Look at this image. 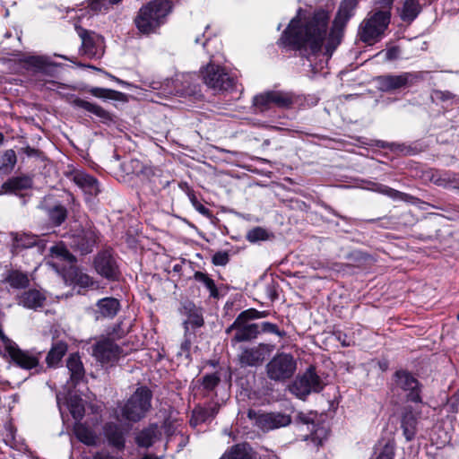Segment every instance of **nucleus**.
I'll return each mask as SVG.
<instances>
[{
  "label": "nucleus",
  "mask_w": 459,
  "mask_h": 459,
  "mask_svg": "<svg viewBox=\"0 0 459 459\" xmlns=\"http://www.w3.org/2000/svg\"><path fill=\"white\" fill-rule=\"evenodd\" d=\"M359 0H342L333 20L330 32L327 33L329 15L325 11H317L313 15L301 17L300 13L293 18L281 41L303 54L316 55L325 48L327 59L341 43L343 30L349 20L354 15Z\"/></svg>",
  "instance_id": "f257e3e1"
},
{
  "label": "nucleus",
  "mask_w": 459,
  "mask_h": 459,
  "mask_svg": "<svg viewBox=\"0 0 459 459\" xmlns=\"http://www.w3.org/2000/svg\"><path fill=\"white\" fill-rule=\"evenodd\" d=\"M171 10L169 0H154L141 8L135 23L143 33L153 32L164 22L165 17Z\"/></svg>",
  "instance_id": "f03ea898"
},
{
  "label": "nucleus",
  "mask_w": 459,
  "mask_h": 459,
  "mask_svg": "<svg viewBox=\"0 0 459 459\" xmlns=\"http://www.w3.org/2000/svg\"><path fill=\"white\" fill-rule=\"evenodd\" d=\"M390 11L382 8L369 13L359 27L360 40L368 45L380 40L390 23Z\"/></svg>",
  "instance_id": "7ed1b4c3"
},
{
  "label": "nucleus",
  "mask_w": 459,
  "mask_h": 459,
  "mask_svg": "<svg viewBox=\"0 0 459 459\" xmlns=\"http://www.w3.org/2000/svg\"><path fill=\"white\" fill-rule=\"evenodd\" d=\"M262 316L263 313L255 309H249L240 313L233 324L226 330L227 333L234 332L231 338L232 344L249 342L256 338L260 333V326L258 324L249 323L248 320L261 318Z\"/></svg>",
  "instance_id": "20e7f679"
},
{
  "label": "nucleus",
  "mask_w": 459,
  "mask_h": 459,
  "mask_svg": "<svg viewBox=\"0 0 459 459\" xmlns=\"http://www.w3.org/2000/svg\"><path fill=\"white\" fill-rule=\"evenodd\" d=\"M152 393L141 386L135 390L127 402L121 408V416L124 420L137 422L145 417L152 407Z\"/></svg>",
  "instance_id": "39448f33"
},
{
  "label": "nucleus",
  "mask_w": 459,
  "mask_h": 459,
  "mask_svg": "<svg viewBox=\"0 0 459 459\" xmlns=\"http://www.w3.org/2000/svg\"><path fill=\"white\" fill-rule=\"evenodd\" d=\"M297 368L293 356L288 353L275 355L266 365L267 376L270 379L283 382L290 378Z\"/></svg>",
  "instance_id": "423d86ee"
},
{
  "label": "nucleus",
  "mask_w": 459,
  "mask_h": 459,
  "mask_svg": "<svg viewBox=\"0 0 459 459\" xmlns=\"http://www.w3.org/2000/svg\"><path fill=\"white\" fill-rule=\"evenodd\" d=\"M0 337L3 342V351L4 357L10 358L17 366L24 369H31L39 364V358L30 354L29 351L21 350L18 345L8 339L0 329Z\"/></svg>",
  "instance_id": "0eeeda50"
},
{
  "label": "nucleus",
  "mask_w": 459,
  "mask_h": 459,
  "mask_svg": "<svg viewBox=\"0 0 459 459\" xmlns=\"http://www.w3.org/2000/svg\"><path fill=\"white\" fill-rule=\"evenodd\" d=\"M292 104L290 94L281 91H266L258 94L253 99V107L255 113H264L274 107L288 108Z\"/></svg>",
  "instance_id": "6e6552de"
},
{
  "label": "nucleus",
  "mask_w": 459,
  "mask_h": 459,
  "mask_svg": "<svg viewBox=\"0 0 459 459\" xmlns=\"http://www.w3.org/2000/svg\"><path fill=\"white\" fill-rule=\"evenodd\" d=\"M202 74L204 83L216 91H228L234 86V78L212 63L208 64Z\"/></svg>",
  "instance_id": "1a4fd4ad"
},
{
  "label": "nucleus",
  "mask_w": 459,
  "mask_h": 459,
  "mask_svg": "<svg viewBox=\"0 0 459 459\" xmlns=\"http://www.w3.org/2000/svg\"><path fill=\"white\" fill-rule=\"evenodd\" d=\"M323 383L314 368H309L302 376L299 377L291 385L290 391L297 397L304 399L312 392H319Z\"/></svg>",
  "instance_id": "9d476101"
},
{
  "label": "nucleus",
  "mask_w": 459,
  "mask_h": 459,
  "mask_svg": "<svg viewBox=\"0 0 459 459\" xmlns=\"http://www.w3.org/2000/svg\"><path fill=\"white\" fill-rule=\"evenodd\" d=\"M297 422L302 426H306L307 430L310 432L309 438L316 446H319L326 439L328 436V428L325 423L317 420L316 413H299L296 419Z\"/></svg>",
  "instance_id": "9b49d317"
},
{
  "label": "nucleus",
  "mask_w": 459,
  "mask_h": 459,
  "mask_svg": "<svg viewBox=\"0 0 459 459\" xmlns=\"http://www.w3.org/2000/svg\"><path fill=\"white\" fill-rule=\"evenodd\" d=\"M82 39V50L89 57H100L104 53V39L101 36L75 26Z\"/></svg>",
  "instance_id": "f8f14e48"
},
{
  "label": "nucleus",
  "mask_w": 459,
  "mask_h": 459,
  "mask_svg": "<svg viewBox=\"0 0 459 459\" xmlns=\"http://www.w3.org/2000/svg\"><path fill=\"white\" fill-rule=\"evenodd\" d=\"M122 353L121 349L111 340L103 339L94 346L92 355L102 364L117 361Z\"/></svg>",
  "instance_id": "ddd939ff"
},
{
  "label": "nucleus",
  "mask_w": 459,
  "mask_h": 459,
  "mask_svg": "<svg viewBox=\"0 0 459 459\" xmlns=\"http://www.w3.org/2000/svg\"><path fill=\"white\" fill-rule=\"evenodd\" d=\"M417 78L412 73H403L401 74H387L377 78L379 89L383 91H390L410 85Z\"/></svg>",
  "instance_id": "4468645a"
},
{
  "label": "nucleus",
  "mask_w": 459,
  "mask_h": 459,
  "mask_svg": "<svg viewBox=\"0 0 459 459\" xmlns=\"http://www.w3.org/2000/svg\"><path fill=\"white\" fill-rule=\"evenodd\" d=\"M272 351L269 345L260 343L252 348H246L239 355V362L245 367H255L261 364Z\"/></svg>",
  "instance_id": "2eb2a0df"
},
{
  "label": "nucleus",
  "mask_w": 459,
  "mask_h": 459,
  "mask_svg": "<svg viewBox=\"0 0 459 459\" xmlns=\"http://www.w3.org/2000/svg\"><path fill=\"white\" fill-rule=\"evenodd\" d=\"M97 234L92 229L82 230L73 235L71 246L82 254L90 253L96 244Z\"/></svg>",
  "instance_id": "dca6fc26"
},
{
  "label": "nucleus",
  "mask_w": 459,
  "mask_h": 459,
  "mask_svg": "<svg viewBox=\"0 0 459 459\" xmlns=\"http://www.w3.org/2000/svg\"><path fill=\"white\" fill-rule=\"evenodd\" d=\"M51 260L48 262L53 269L56 272L65 270L66 265H72L74 262V257L71 255L63 245H56L50 249Z\"/></svg>",
  "instance_id": "f3484780"
},
{
  "label": "nucleus",
  "mask_w": 459,
  "mask_h": 459,
  "mask_svg": "<svg viewBox=\"0 0 459 459\" xmlns=\"http://www.w3.org/2000/svg\"><path fill=\"white\" fill-rule=\"evenodd\" d=\"M71 179L83 191L85 195L93 196L100 193V186L97 179L84 171H74L71 174Z\"/></svg>",
  "instance_id": "a211bd4d"
},
{
  "label": "nucleus",
  "mask_w": 459,
  "mask_h": 459,
  "mask_svg": "<svg viewBox=\"0 0 459 459\" xmlns=\"http://www.w3.org/2000/svg\"><path fill=\"white\" fill-rule=\"evenodd\" d=\"M396 385L404 391H409L407 395L409 400L414 403L420 402L419 383L411 374L404 371L397 372Z\"/></svg>",
  "instance_id": "6ab92c4d"
},
{
  "label": "nucleus",
  "mask_w": 459,
  "mask_h": 459,
  "mask_svg": "<svg viewBox=\"0 0 459 459\" xmlns=\"http://www.w3.org/2000/svg\"><path fill=\"white\" fill-rule=\"evenodd\" d=\"M103 435L109 446L117 450H123L126 444V433L116 423L108 422L103 427Z\"/></svg>",
  "instance_id": "aec40b11"
},
{
  "label": "nucleus",
  "mask_w": 459,
  "mask_h": 459,
  "mask_svg": "<svg viewBox=\"0 0 459 459\" xmlns=\"http://www.w3.org/2000/svg\"><path fill=\"white\" fill-rule=\"evenodd\" d=\"M95 269L99 274L109 279L115 280L117 277L118 272L115 261L108 254L99 255L94 262Z\"/></svg>",
  "instance_id": "412c9836"
},
{
  "label": "nucleus",
  "mask_w": 459,
  "mask_h": 459,
  "mask_svg": "<svg viewBox=\"0 0 459 459\" xmlns=\"http://www.w3.org/2000/svg\"><path fill=\"white\" fill-rule=\"evenodd\" d=\"M290 422V416L282 413H264L257 418V424L264 430L284 427Z\"/></svg>",
  "instance_id": "4be33fe9"
},
{
  "label": "nucleus",
  "mask_w": 459,
  "mask_h": 459,
  "mask_svg": "<svg viewBox=\"0 0 459 459\" xmlns=\"http://www.w3.org/2000/svg\"><path fill=\"white\" fill-rule=\"evenodd\" d=\"M161 437V430L156 424H151L142 429L135 437L136 444L141 447L152 446Z\"/></svg>",
  "instance_id": "5701e85b"
},
{
  "label": "nucleus",
  "mask_w": 459,
  "mask_h": 459,
  "mask_svg": "<svg viewBox=\"0 0 459 459\" xmlns=\"http://www.w3.org/2000/svg\"><path fill=\"white\" fill-rule=\"evenodd\" d=\"M419 411H412L411 410L406 409L402 418V429L403 436L407 441H411L414 438L417 433L418 416Z\"/></svg>",
  "instance_id": "b1692460"
},
{
  "label": "nucleus",
  "mask_w": 459,
  "mask_h": 459,
  "mask_svg": "<svg viewBox=\"0 0 459 459\" xmlns=\"http://www.w3.org/2000/svg\"><path fill=\"white\" fill-rule=\"evenodd\" d=\"M46 300L45 295L38 290H30L20 297V304L24 307L36 309L43 306Z\"/></svg>",
  "instance_id": "393cba45"
},
{
  "label": "nucleus",
  "mask_w": 459,
  "mask_h": 459,
  "mask_svg": "<svg viewBox=\"0 0 459 459\" xmlns=\"http://www.w3.org/2000/svg\"><path fill=\"white\" fill-rule=\"evenodd\" d=\"M119 302L114 298H104L97 303V311L99 314L97 318L101 317H113L119 310Z\"/></svg>",
  "instance_id": "a878e982"
},
{
  "label": "nucleus",
  "mask_w": 459,
  "mask_h": 459,
  "mask_svg": "<svg viewBox=\"0 0 459 459\" xmlns=\"http://www.w3.org/2000/svg\"><path fill=\"white\" fill-rule=\"evenodd\" d=\"M183 313L187 316L184 321L186 330H188L189 325L194 327H200L204 324L202 313L198 307L192 303H186L183 307Z\"/></svg>",
  "instance_id": "bb28decb"
},
{
  "label": "nucleus",
  "mask_w": 459,
  "mask_h": 459,
  "mask_svg": "<svg viewBox=\"0 0 459 459\" xmlns=\"http://www.w3.org/2000/svg\"><path fill=\"white\" fill-rule=\"evenodd\" d=\"M74 432L82 443L87 446H95L97 444L98 436L84 424L76 422L74 427Z\"/></svg>",
  "instance_id": "cd10ccee"
},
{
  "label": "nucleus",
  "mask_w": 459,
  "mask_h": 459,
  "mask_svg": "<svg viewBox=\"0 0 459 459\" xmlns=\"http://www.w3.org/2000/svg\"><path fill=\"white\" fill-rule=\"evenodd\" d=\"M71 382L75 385L84 377V368L79 356L73 354L67 360Z\"/></svg>",
  "instance_id": "c85d7f7f"
},
{
  "label": "nucleus",
  "mask_w": 459,
  "mask_h": 459,
  "mask_svg": "<svg viewBox=\"0 0 459 459\" xmlns=\"http://www.w3.org/2000/svg\"><path fill=\"white\" fill-rule=\"evenodd\" d=\"M421 6L419 0H404L400 9V17L404 22H412L420 13Z\"/></svg>",
  "instance_id": "c756f323"
},
{
  "label": "nucleus",
  "mask_w": 459,
  "mask_h": 459,
  "mask_svg": "<svg viewBox=\"0 0 459 459\" xmlns=\"http://www.w3.org/2000/svg\"><path fill=\"white\" fill-rule=\"evenodd\" d=\"M179 79H166L163 82H153L151 87L153 90L161 91L163 95L183 94V91L178 87Z\"/></svg>",
  "instance_id": "7c9ffc66"
},
{
  "label": "nucleus",
  "mask_w": 459,
  "mask_h": 459,
  "mask_svg": "<svg viewBox=\"0 0 459 459\" xmlns=\"http://www.w3.org/2000/svg\"><path fill=\"white\" fill-rule=\"evenodd\" d=\"M72 103L74 107L83 108L100 118L107 119L109 117L108 113L106 110H104L101 107L86 101L84 100L75 98L72 100Z\"/></svg>",
  "instance_id": "2f4dec72"
},
{
  "label": "nucleus",
  "mask_w": 459,
  "mask_h": 459,
  "mask_svg": "<svg viewBox=\"0 0 459 459\" xmlns=\"http://www.w3.org/2000/svg\"><path fill=\"white\" fill-rule=\"evenodd\" d=\"M38 242V237L30 234H14L13 235V249L18 252L22 248L33 247Z\"/></svg>",
  "instance_id": "473e14b6"
},
{
  "label": "nucleus",
  "mask_w": 459,
  "mask_h": 459,
  "mask_svg": "<svg viewBox=\"0 0 459 459\" xmlns=\"http://www.w3.org/2000/svg\"><path fill=\"white\" fill-rule=\"evenodd\" d=\"M32 185L31 178L29 177H17L13 178L7 182L3 184V189L4 191L12 190V191H17V190H23L30 188Z\"/></svg>",
  "instance_id": "72a5a7b5"
},
{
  "label": "nucleus",
  "mask_w": 459,
  "mask_h": 459,
  "mask_svg": "<svg viewBox=\"0 0 459 459\" xmlns=\"http://www.w3.org/2000/svg\"><path fill=\"white\" fill-rule=\"evenodd\" d=\"M249 448L246 444H238L226 451L220 459H248Z\"/></svg>",
  "instance_id": "f704fd0d"
},
{
  "label": "nucleus",
  "mask_w": 459,
  "mask_h": 459,
  "mask_svg": "<svg viewBox=\"0 0 459 459\" xmlns=\"http://www.w3.org/2000/svg\"><path fill=\"white\" fill-rule=\"evenodd\" d=\"M67 350L66 344L64 342L56 343L52 349L49 351L47 356V363L48 366L52 367L57 364L65 354Z\"/></svg>",
  "instance_id": "c9c22d12"
},
{
  "label": "nucleus",
  "mask_w": 459,
  "mask_h": 459,
  "mask_svg": "<svg viewBox=\"0 0 459 459\" xmlns=\"http://www.w3.org/2000/svg\"><path fill=\"white\" fill-rule=\"evenodd\" d=\"M67 406L74 420H80L82 419L84 415V404L80 397L71 395L67 402Z\"/></svg>",
  "instance_id": "e433bc0d"
},
{
  "label": "nucleus",
  "mask_w": 459,
  "mask_h": 459,
  "mask_svg": "<svg viewBox=\"0 0 459 459\" xmlns=\"http://www.w3.org/2000/svg\"><path fill=\"white\" fill-rule=\"evenodd\" d=\"M5 281L15 289L25 288L29 284L28 276L18 271L11 272L5 278Z\"/></svg>",
  "instance_id": "4c0bfd02"
},
{
  "label": "nucleus",
  "mask_w": 459,
  "mask_h": 459,
  "mask_svg": "<svg viewBox=\"0 0 459 459\" xmlns=\"http://www.w3.org/2000/svg\"><path fill=\"white\" fill-rule=\"evenodd\" d=\"M16 163V154L13 150H7L3 157L0 164V171L3 173H9L13 169Z\"/></svg>",
  "instance_id": "58836bf2"
},
{
  "label": "nucleus",
  "mask_w": 459,
  "mask_h": 459,
  "mask_svg": "<svg viewBox=\"0 0 459 459\" xmlns=\"http://www.w3.org/2000/svg\"><path fill=\"white\" fill-rule=\"evenodd\" d=\"M90 93L97 98L119 100L122 93L114 90L93 87L89 90Z\"/></svg>",
  "instance_id": "ea45409f"
},
{
  "label": "nucleus",
  "mask_w": 459,
  "mask_h": 459,
  "mask_svg": "<svg viewBox=\"0 0 459 459\" xmlns=\"http://www.w3.org/2000/svg\"><path fill=\"white\" fill-rule=\"evenodd\" d=\"M67 212L64 206L56 205L49 211V219L55 226L65 221Z\"/></svg>",
  "instance_id": "a19ab883"
},
{
  "label": "nucleus",
  "mask_w": 459,
  "mask_h": 459,
  "mask_svg": "<svg viewBox=\"0 0 459 459\" xmlns=\"http://www.w3.org/2000/svg\"><path fill=\"white\" fill-rule=\"evenodd\" d=\"M209 414L210 412L208 409L203 407L195 408L193 411V415L190 420L191 425L195 426L201 422H206L208 420H211Z\"/></svg>",
  "instance_id": "79ce46f5"
},
{
  "label": "nucleus",
  "mask_w": 459,
  "mask_h": 459,
  "mask_svg": "<svg viewBox=\"0 0 459 459\" xmlns=\"http://www.w3.org/2000/svg\"><path fill=\"white\" fill-rule=\"evenodd\" d=\"M269 238L268 232L260 227L250 230L247 234V239L249 242H257L260 240H266Z\"/></svg>",
  "instance_id": "37998d69"
},
{
  "label": "nucleus",
  "mask_w": 459,
  "mask_h": 459,
  "mask_svg": "<svg viewBox=\"0 0 459 459\" xmlns=\"http://www.w3.org/2000/svg\"><path fill=\"white\" fill-rule=\"evenodd\" d=\"M24 62L38 69L42 68L46 65L45 58L38 56H29L25 58Z\"/></svg>",
  "instance_id": "c03bdc74"
},
{
  "label": "nucleus",
  "mask_w": 459,
  "mask_h": 459,
  "mask_svg": "<svg viewBox=\"0 0 459 459\" xmlns=\"http://www.w3.org/2000/svg\"><path fill=\"white\" fill-rule=\"evenodd\" d=\"M334 337L335 339L341 342V344L343 346V347H348V346H351L354 344V340L352 337L347 335L346 333L341 332V331H337L334 333Z\"/></svg>",
  "instance_id": "a18cd8bd"
},
{
  "label": "nucleus",
  "mask_w": 459,
  "mask_h": 459,
  "mask_svg": "<svg viewBox=\"0 0 459 459\" xmlns=\"http://www.w3.org/2000/svg\"><path fill=\"white\" fill-rule=\"evenodd\" d=\"M377 191L392 197L393 199H403V194L385 186H380Z\"/></svg>",
  "instance_id": "49530a36"
},
{
  "label": "nucleus",
  "mask_w": 459,
  "mask_h": 459,
  "mask_svg": "<svg viewBox=\"0 0 459 459\" xmlns=\"http://www.w3.org/2000/svg\"><path fill=\"white\" fill-rule=\"evenodd\" d=\"M197 277L202 280L205 287L210 290L211 295L215 297L217 295V289L214 284V281L207 277L205 274L200 273L197 275Z\"/></svg>",
  "instance_id": "de8ad7c7"
},
{
  "label": "nucleus",
  "mask_w": 459,
  "mask_h": 459,
  "mask_svg": "<svg viewBox=\"0 0 459 459\" xmlns=\"http://www.w3.org/2000/svg\"><path fill=\"white\" fill-rule=\"evenodd\" d=\"M219 381L220 378L215 374H212L204 377L203 384L204 388L212 390L218 385Z\"/></svg>",
  "instance_id": "09e8293b"
},
{
  "label": "nucleus",
  "mask_w": 459,
  "mask_h": 459,
  "mask_svg": "<svg viewBox=\"0 0 459 459\" xmlns=\"http://www.w3.org/2000/svg\"><path fill=\"white\" fill-rule=\"evenodd\" d=\"M394 446L387 444L384 446L377 459H394Z\"/></svg>",
  "instance_id": "8fccbe9b"
},
{
  "label": "nucleus",
  "mask_w": 459,
  "mask_h": 459,
  "mask_svg": "<svg viewBox=\"0 0 459 459\" xmlns=\"http://www.w3.org/2000/svg\"><path fill=\"white\" fill-rule=\"evenodd\" d=\"M229 261V255L225 252H218L212 256V263L215 265H225Z\"/></svg>",
  "instance_id": "3c124183"
},
{
  "label": "nucleus",
  "mask_w": 459,
  "mask_h": 459,
  "mask_svg": "<svg viewBox=\"0 0 459 459\" xmlns=\"http://www.w3.org/2000/svg\"><path fill=\"white\" fill-rule=\"evenodd\" d=\"M260 326V333L261 332H268V333H273L277 335H281V332L279 331L276 325L269 323V322H263L259 325Z\"/></svg>",
  "instance_id": "603ef678"
},
{
  "label": "nucleus",
  "mask_w": 459,
  "mask_h": 459,
  "mask_svg": "<svg viewBox=\"0 0 459 459\" xmlns=\"http://www.w3.org/2000/svg\"><path fill=\"white\" fill-rule=\"evenodd\" d=\"M194 207L203 215L209 216L210 211L204 205L197 202L195 198L192 199Z\"/></svg>",
  "instance_id": "864d4df0"
},
{
  "label": "nucleus",
  "mask_w": 459,
  "mask_h": 459,
  "mask_svg": "<svg viewBox=\"0 0 459 459\" xmlns=\"http://www.w3.org/2000/svg\"><path fill=\"white\" fill-rule=\"evenodd\" d=\"M394 0H375V4L380 8L390 11Z\"/></svg>",
  "instance_id": "5fc2aeb1"
},
{
  "label": "nucleus",
  "mask_w": 459,
  "mask_h": 459,
  "mask_svg": "<svg viewBox=\"0 0 459 459\" xmlns=\"http://www.w3.org/2000/svg\"><path fill=\"white\" fill-rule=\"evenodd\" d=\"M399 56V49L397 48H389L385 53V58L387 60H393L397 58Z\"/></svg>",
  "instance_id": "6e6d98bb"
},
{
  "label": "nucleus",
  "mask_w": 459,
  "mask_h": 459,
  "mask_svg": "<svg viewBox=\"0 0 459 459\" xmlns=\"http://www.w3.org/2000/svg\"><path fill=\"white\" fill-rule=\"evenodd\" d=\"M94 459H120L117 456L112 455L106 452H100L94 455Z\"/></svg>",
  "instance_id": "4d7b16f0"
},
{
  "label": "nucleus",
  "mask_w": 459,
  "mask_h": 459,
  "mask_svg": "<svg viewBox=\"0 0 459 459\" xmlns=\"http://www.w3.org/2000/svg\"><path fill=\"white\" fill-rule=\"evenodd\" d=\"M207 409H208V411L210 412V414H209L210 420H212L218 413V411H219V405L214 404L212 406L208 407Z\"/></svg>",
  "instance_id": "13d9d810"
},
{
  "label": "nucleus",
  "mask_w": 459,
  "mask_h": 459,
  "mask_svg": "<svg viewBox=\"0 0 459 459\" xmlns=\"http://www.w3.org/2000/svg\"><path fill=\"white\" fill-rule=\"evenodd\" d=\"M80 281L82 284L88 285L90 281V278L87 275H82L80 277Z\"/></svg>",
  "instance_id": "bf43d9fd"
},
{
  "label": "nucleus",
  "mask_w": 459,
  "mask_h": 459,
  "mask_svg": "<svg viewBox=\"0 0 459 459\" xmlns=\"http://www.w3.org/2000/svg\"><path fill=\"white\" fill-rule=\"evenodd\" d=\"M162 457L161 456H156V455H147L145 456H143L142 459H161Z\"/></svg>",
  "instance_id": "052dcab7"
},
{
  "label": "nucleus",
  "mask_w": 459,
  "mask_h": 459,
  "mask_svg": "<svg viewBox=\"0 0 459 459\" xmlns=\"http://www.w3.org/2000/svg\"><path fill=\"white\" fill-rule=\"evenodd\" d=\"M448 442H449V438L446 436V437H445V438H444L442 441H440L439 443H437V445H439V446H445V445H446V443H448Z\"/></svg>",
  "instance_id": "680f3d73"
},
{
  "label": "nucleus",
  "mask_w": 459,
  "mask_h": 459,
  "mask_svg": "<svg viewBox=\"0 0 459 459\" xmlns=\"http://www.w3.org/2000/svg\"><path fill=\"white\" fill-rule=\"evenodd\" d=\"M189 347V342H185L183 344H182V348L185 349V350H187Z\"/></svg>",
  "instance_id": "e2e57ef3"
},
{
  "label": "nucleus",
  "mask_w": 459,
  "mask_h": 459,
  "mask_svg": "<svg viewBox=\"0 0 459 459\" xmlns=\"http://www.w3.org/2000/svg\"><path fill=\"white\" fill-rule=\"evenodd\" d=\"M455 396L456 400L459 401V389L456 391Z\"/></svg>",
  "instance_id": "0e129e2a"
},
{
  "label": "nucleus",
  "mask_w": 459,
  "mask_h": 459,
  "mask_svg": "<svg viewBox=\"0 0 459 459\" xmlns=\"http://www.w3.org/2000/svg\"><path fill=\"white\" fill-rule=\"evenodd\" d=\"M107 75H108V77H111L112 79H115V80H116V81H117V82H120V80H118V79L115 78V77H114V76H112L111 74H107Z\"/></svg>",
  "instance_id": "69168bd1"
},
{
  "label": "nucleus",
  "mask_w": 459,
  "mask_h": 459,
  "mask_svg": "<svg viewBox=\"0 0 459 459\" xmlns=\"http://www.w3.org/2000/svg\"><path fill=\"white\" fill-rule=\"evenodd\" d=\"M56 399H57V403L58 405L60 406V398H59V395L56 396Z\"/></svg>",
  "instance_id": "338daca9"
},
{
  "label": "nucleus",
  "mask_w": 459,
  "mask_h": 459,
  "mask_svg": "<svg viewBox=\"0 0 459 459\" xmlns=\"http://www.w3.org/2000/svg\"><path fill=\"white\" fill-rule=\"evenodd\" d=\"M199 41H200V39H199V38H196V39H195V43H199Z\"/></svg>",
  "instance_id": "774afa93"
}]
</instances>
